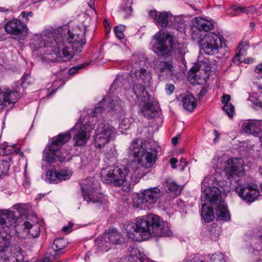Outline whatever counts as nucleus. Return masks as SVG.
Returning a JSON list of instances; mask_svg holds the SVG:
<instances>
[{
	"label": "nucleus",
	"instance_id": "obj_45",
	"mask_svg": "<svg viewBox=\"0 0 262 262\" xmlns=\"http://www.w3.org/2000/svg\"><path fill=\"white\" fill-rule=\"evenodd\" d=\"M90 64V62H84L83 63L79 64L76 66H74L72 68H71L69 70V75H73L75 74L78 70L85 68L87 66H88Z\"/></svg>",
	"mask_w": 262,
	"mask_h": 262
},
{
	"label": "nucleus",
	"instance_id": "obj_18",
	"mask_svg": "<svg viewBox=\"0 0 262 262\" xmlns=\"http://www.w3.org/2000/svg\"><path fill=\"white\" fill-rule=\"evenodd\" d=\"M225 169L228 178L241 177L245 173L243 161L242 159H228L225 163Z\"/></svg>",
	"mask_w": 262,
	"mask_h": 262
},
{
	"label": "nucleus",
	"instance_id": "obj_46",
	"mask_svg": "<svg viewBox=\"0 0 262 262\" xmlns=\"http://www.w3.org/2000/svg\"><path fill=\"white\" fill-rule=\"evenodd\" d=\"M132 118H124L121 120L119 124V128L121 129L126 130L130 127L132 122Z\"/></svg>",
	"mask_w": 262,
	"mask_h": 262
},
{
	"label": "nucleus",
	"instance_id": "obj_38",
	"mask_svg": "<svg viewBox=\"0 0 262 262\" xmlns=\"http://www.w3.org/2000/svg\"><path fill=\"white\" fill-rule=\"evenodd\" d=\"M15 150V148L14 146H5L2 145L1 144L0 146V155L1 156H6L11 153H12L13 151Z\"/></svg>",
	"mask_w": 262,
	"mask_h": 262
},
{
	"label": "nucleus",
	"instance_id": "obj_34",
	"mask_svg": "<svg viewBox=\"0 0 262 262\" xmlns=\"http://www.w3.org/2000/svg\"><path fill=\"white\" fill-rule=\"evenodd\" d=\"M107 238L110 243L117 245L120 243L121 234L117 230L112 229L110 230L107 233Z\"/></svg>",
	"mask_w": 262,
	"mask_h": 262
},
{
	"label": "nucleus",
	"instance_id": "obj_53",
	"mask_svg": "<svg viewBox=\"0 0 262 262\" xmlns=\"http://www.w3.org/2000/svg\"><path fill=\"white\" fill-rule=\"evenodd\" d=\"M243 53L238 52V53L234 56V58L233 59V62L237 65L239 64L242 62V60L241 59V55Z\"/></svg>",
	"mask_w": 262,
	"mask_h": 262
},
{
	"label": "nucleus",
	"instance_id": "obj_14",
	"mask_svg": "<svg viewBox=\"0 0 262 262\" xmlns=\"http://www.w3.org/2000/svg\"><path fill=\"white\" fill-rule=\"evenodd\" d=\"M104 106H106L113 110H115L119 112H123V107L124 103L120 100L118 97L108 95L106 96L99 104V105L95 107L91 112L89 117L90 116L92 117H96L98 114L100 113L103 111Z\"/></svg>",
	"mask_w": 262,
	"mask_h": 262
},
{
	"label": "nucleus",
	"instance_id": "obj_58",
	"mask_svg": "<svg viewBox=\"0 0 262 262\" xmlns=\"http://www.w3.org/2000/svg\"><path fill=\"white\" fill-rule=\"evenodd\" d=\"M208 92V89L206 86H203L201 91L200 92L199 95L200 97H203Z\"/></svg>",
	"mask_w": 262,
	"mask_h": 262
},
{
	"label": "nucleus",
	"instance_id": "obj_15",
	"mask_svg": "<svg viewBox=\"0 0 262 262\" xmlns=\"http://www.w3.org/2000/svg\"><path fill=\"white\" fill-rule=\"evenodd\" d=\"M147 59L144 56L140 61H136L135 67L133 68L130 72V76L139 81H141L145 85H149L152 81L151 72L144 67L142 68L139 66L145 64Z\"/></svg>",
	"mask_w": 262,
	"mask_h": 262
},
{
	"label": "nucleus",
	"instance_id": "obj_11",
	"mask_svg": "<svg viewBox=\"0 0 262 262\" xmlns=\"http://www.w3.org/2000/svg\"><path fill=\"white\" fill-rule=\"evenodd\" d=\"M222 46V37L219 33L214 32L206 34L200 41L201 50L208 55L217 53L221 49Z\"/></svg>",
	"mask_w": 262,
	"mask_h": 262
},
{
	"label": "nucleus",
	"instance_id": "obj_50",
	"mask_svg": "<svg viewBox=\"0 0 262 262\" xmlns=\"http://www.w3.org/2000/svg\"><path fill=\"white\" fill-rule=\"evenodd\" d=\"M84 14L86 16H93L94 15H98L96 11L91 5H89V8L84 12Z\"/></svg>",
	"mask_w": 262,
	"mask_h": 262
},
{
	"label": "nucleus",
	"instance_id": "obj_59",
	"mask_svg": "<svg viewBox=\"0 0 262 262\" xmlns=\"http://www.w3.org/2000/svg\"><path fill=\"white\" fill-rule=\"evenodd\" d=\"M178 160L176 158H173L170 160V163L172 168L175 169L177 168V163Z\"/></svg>",
	"mask_w": 262,
	"mask_h": 262
},
{
	"label": "nucleus",
	"instance_id": "obj_20",
	"mask_svg": "<svg viewBox=\"0 0 262 262\" xmlns=\"http://www.w3.org/2000/svg\"><path fill=\"white\" fill-rule=\"evenodd\" d=\"M24 229L21 234L16 232V235L19 238H25L28 236L29 238H36L40 234V228L38 224L32 225L28 222L24 223Z\"/></svg>",
	"mask_w": 262,
	"mask_h": 262
},
{
	"label": "nucleus",
	"instance_id": "obj_64",
	"mask_svg": "<svg viewBox=\"0 0 262 262\" xmlns=\"http://www.w3.org/2000/svg\"><path fill=\"white\" fill-rule=\"evenodd\" d=\"M171 141H172V143L174 145H177L178 142V137H175L172 138V140H171Z\"/></svg>",
	"mask_w": 262,
	"mask_h": 262
},
{
	"label": "nucleus",
	"instance_id": "obj_26",
	"mask_svg": "<svg viewBox=\"0 0 262 262\" xmlns=\"http://www.w3.org/2000/svg\"><path fill=\"white\" fill-rule=\"evenodd\" d=\"M133 91L138 100L141 102H147L150 99V96L145 88L141 84H135L133 86Z\"/></svg>",
	"mask_w": 262,
	"mask_h": 262
},
{
	"label": "nucleus",
	"instance_id": "obj_24",
	"mask_svg": "<svg viewBox=\"0 0 262 262\" xmlns=\"http://www.w3.org/2000/svg\"><path fill=\"white\" fill-rule=\"evenodd\" d=\"M250 246L253 254L257 257V260H262V232H259L257 236L252 239Z\"/></svg>",
	"mask_w": 262,
	"mask_h": 262
},
{
	"label": "nucleus",
	"instance_id": "obj_39",
	"mask_svg": "<svg viewBox=\"0 0 262 262\" xmlns=\"http://www.w3.org/2000/svg\"><path fill=\"white\" fill-rule=\"evenodd\" d=\"M149 16H174L170 12L163 11L161 12H158L156 10L149 11ZM174 16H182L181 15H174Z\"/></svg>",
	"mask_w": 262,
	"mask_h": 262
},
{
	"label": "nucleus",
	"instance_id": "obj_63",
	"mask_svg": "<svg viewBox=\"0 0 262 262\" xmlns=\"http://www.w3.org/2000/svg\"><path fill=\"white\" fill-rule=\"evenodd\" d=\"M104 26L106 30H110L111 29V27L106 19L104 20Z\"/></svg>",
	"mask_w": 262,
	"mask_h": 262
},
{
	"label": "nucleus",
	"instance_id": "obj_55",
	"mask_svg": "<svg viewBox=\"0 0 262 262\" xmlns=\"http://www.w3.org/2000/svg\"><path fill=\"white\" fill-rule=\"evenodd\" d=\"M187 165V162L185 159L182 158L180 160L179 166L181 167V171L184 170L185 167Z\"/></svg>",
	"mask_w": 262,
	"mask_h": 262
},
{
	"label": "nucleus",
	"instance_id": "obj_61",
	"mask_svg": "<svg viewBox=\"0 0 262 262\" xmlns=\"http://www.w3.org/2000/svg\"><path fill=\"white\" fill-rule=\"evenodd\" d=\"M213 133H214V134L215 135V138H214V139L213 140V141H214V142H216L220 139V134L217 132V130H216V129L214 130Z\"/></svg>",
	"mask_w": 262,
	"mask_h": 262
},
{
	"label": "nucleus",
	"instance_id": "obj_30",
	"mask_svg": "<svg viewBox=\"0 0 262 262\" xmlns=\"http://www.w3.org/2000/svg\"><path fill=\"white\" fill-rule=\"evenodd\" d=\"M230 96L228 94H224L222 96V102L224 104L223 110L229 117L231 118L234 113V107L229 102Z\"/></svg>",
	"mask_w": 262,
	"mask_h": 262
},
{
	"label": "nucleus",
	"instance_id": "obj_57",
	"mask_svg": "<svg viewBox=\"0 0 262 262\" xmlns=\"http://www.w3.org/2000/svg\"><path fill=\"white\" fill-rule=\"evenodd\" d=\"M73 227V225L71 223H69L68 225L64 226L62 228V230L64 232L69 233L71 231V229Z\"/></svg>",
	"mask_w": 262,
	"mask_h": 262
},
{
	"label": "nucleus",
	"instance_id": "obj_27",
	"mask_svg": "<svg viewBox=\"0 0 262 262\" xmlns=\"http://www.w3.org/2000/svg\"><path fill=\"white\" fill-rule=\"evenodd\" d=\"M196 27L199 30L209 31L214 29V25L210 20L205 17H194Z\"/></svg>",
	"mask_w": 262,
	"mask_h": 262
},
{
	"label": "nucleus",
	"instance_id": "obj_49",
	"mask_svg": "<svg viewBox=\"0 0 262 262\" xmlns=\"http://www.w3.org/2000/svg\"><path fill=\"white\" fill-rule=\"evenodd\" d=\"M249 48V44L247 41L242 42L238 46V52L243 54L245 53Z\"/></svg>",
	"mask_w": 262,
	"mask_h": 262
},
{
	"label": "nucleus",
	"instance_id": "obj_56",
	"mask_svg": "<svg viewBox=\"0 0 262 262\" xmlns=\"http://www.w3.org/2000/svg\"><path fill=\"white\" fill-rule=\"evenodd\" d=\"M5 30L4 28L0 27V40H4L6 38V35L5 33Z\"/></svg>",
	"mask_w": 262,
	"mask_h": 262
},
{
	"label": "nucleus",
	"instance_id": "obj_31",
	"mask_svg": "<svg viewBox=\"0 0 262 262\" xmlns=\"http://www.w3.org/2000/svg\"><path fill=\"white\" fill-rule=\"evenodd\" d=\"M184 108L187 111L192 112L196 107V99L192 95H187L182 99Z\"/></svg>",
	"mask_w": 262,
	"mask_h": 262
},
{
	"label": "nucleus",
	"instance_id": "obj_35",
	"mask_svg": "<svg viewBox=\"0 0 262 262\" xmlns=\"http://www.w3.org/2000/svg\"><path fill=\"white\" fill-rule=\"evenodd\" d=\"M166 186L168 190L177 194L180 193L182 190L181 187L178 185L176 183L171 180H168L166 181Z\"/></svg>",
	"mask_w": 262,
	"mask_h": 262
},
{
	"label": "nucleus",
	"instance_id": "obj_3",
	"mask_svg": "<svg viewBox=\"0 0 262 262\" xmlns=\"http://www.w3.org/2000/svg\"><path fill=\"white\" fill-rule=\"evenodd\" d=\"M17 217L14 212L8 210H0V254L4 262H11L13 256L17 261L23 259V255L19 247H15L12 249L11 246V236L9 227L14 224Z\"/></svg>",
	"mask_w": 262,
	"mask_h": 262
},
{
	"label": "nucleus",
	"instance_id": "obj_23",
	"mask_svg": "<svg viewBox=\"0 0 262 262\" xmlns=\"http://www.w3.org/2000/svg\"><path fill=\"white\" fill-rule=\"evenodd\" d=\"M19 94L17 91L5 89L0 92V101L5 104L14 103L17 101Z\"/></svg>",
	"mask_w": 262,
	"mask_h": 262
},
{
	"label": "nucleus",
	"instance_id": "obj_36",
	"mask_svg": "<svg viewBox=\"0 0 262 262\" xmlns=\"http://www.w3.org/2000/svg\"><path fill=\"white\" fill-rule=\"evenodd\" d=\"M120 11L124 12L125 15H132V8L130 7V3L128 0H123L120 6Z\"/></svg>",
	"mask_w": 262,
	"mask_h": 262
},
{
	"label": "nucleus",
	"instance_id": "obj_42",
	"mask_svg": "<svg viewBox=\"0 0 262 262\" xmlns=\"http://www.w3.org/2000/svg\"><path fill=\"white\" fill-rule=\"evenodd\" d=\"M125 27L123 25H118L114 27V31L116 37L121 39L124 38V35L123 31L125 30Z\"/></svg>",
	"mask_w": 262,
	"mask_h": 262
},
{
	"label": "nucleus",
	"instance_id": "obj_52",
	"mask_svg": "<svg viewBox=\"0 0 262 262\" xmlns=\"http://www.w3.org/2000/svg\"><path fill=\"white\" fill-rule=\"evenodd\" d=\"M174 90V86L171 83L166 84L165 85V91L168 95L171 94Z\"/></svg>",
	"mask_w": 262,
	"mask_h": 262
},
{
	"label": "nucleus",
	"instance_id": "obj_32",
	"mask_svg": "<svg viewBox=\"0 0 262 262\" xmlns=\"http://www.w3.org/2000/svg\"><path fill=\"white\" fill-rule=\"evenodd\" d=\"M232 9L237 12L236 15H252L256 14V10L253 6L249 7H242L238 5H234L232 7Z\"/></svg>",
	"mask_w": 262,
	"mask_h": 262
},
{
	"label": "nucleus",
	"instance_id": "obj_47",
	"mask_svg": "<svg viewBox=\"0 0 262 262\" xmlns=\"http://www.w3.org/2000/svg\"><path fill=\"white\" fill-rule=\"evenodd\" d=\"M31 79V78L29 74L24 76L21 82V85L23 89H26L28 85H30L32 82Z\"/></svg>",
	"mask_w": 262,
	"mask_h": 262
},
{
	"label": "nucleus",
	"instance_id": "obj_21",
	"mask_svg": "<svg viewBox=\"0 0 262 262\" xmlns=\"http://www.w3.org/2000/svg\"><path fill=\"white\" fill-rule=\"evenodd\" d=\"M242 129L245 133L256 136L262 131V120H247L243 123Z\"/></svg>",
	"mask_w": 262,
	"mask_h": 262
},
{
	"label": "nucleus",
	"instance_id": "obj_2",
	"mask_svg": "<svg viewBox=\"0 0 262 262\" xmlns=\"http://www.w3.org/2000/svg\"><path fill=\"white\" fill-rule=\"evenodd\" d=\"M30 46L40 56L41 60L49 63L70 60L73 54L69 48L61 42V37L50 30L41 34H35L30 39Z\"/></svg>",
	"mask_w": 262,
	"mask_h": 262
},
{
	"label": "nucleus",
	"instance_id": "obj_25",
	"mask_svg": "<svg viewBox=\"0 0 262 262\" xmlns=\"http://www.w3.org/2000/svg\"><path fill=\"white\" fill-rule=\"evenodd\" d=\"M216 205V215L217 220L224 222L229 221L230 220V214L224 200L220 202Z\"/></svg>",
	"mask_w": 262,
	"mask_h": 262
},
{
	"label": "nucleus",
	"instance_id": "obj_28",
	"mask_svg": "<svg viewBox=\"0 0 262 262\" xmlns=\"http://www.w3.org/2000/svg\"><path fill=\"white\" fill-rule=\"evenodd\" d=\"M144 104L141 109V114L148 119L154 118L156 114V110L151 104L150 99L147 102H143Z\"/></svg>",
	"mask_w": 262,
	"mask_h": 262
},
{
	"label": "nucleus",
	"instance_id": "obj_5",
	"mask_svg": "<svg viewBox=\"0 0 262 262\" xmlns=\"http://www.w3.org/2000/svg\"><path fill=\"white\" fill-rule=\"evenodd\" d=\"M151 46L154 52L165 58H177L185 53L183 44L174 43L173 37L161 30L152 37Z\"/></svg>",
	"mask_w": 262,
	"mask_h": 262
},
{
	"label": "nucleus",
	"instance_id": "obj_10",
	"mask_svg": "<svg viewBox=\"0 0 262 262\" xmlns=\"http://www.w3.org/2000/svg\"><path fill=\"white\" fill-rule=\"evenodd\" d=\"M214 178L206 177L202 182V189L205 196L202 202L211 206L216 205L223 201L221 195V190L218 187L216 182L213 183Z\"/></svg>",
	"mask_w": 262,
	"mask_h": 262
},
{
	"label": "nucleus",
	"instance_id": "obj_16",
	"mask_svg": "<svg viewBox=\"0 0 262 262\" xmlns=\"http://www.w3.org/2000/svg\"><path fill=\"white\" fill-rule=\"evenodd\" d=\"M234 189L243 200L249 203L255 201L259 195V190L254 185L237 184Z\"/></svg>",
	"mask_w": 262,
	"mask_h": 262
},
{
	"label": "nucleus",
	"instance_id": "obj_40",
	"mask_svg": "<svg viewBox=\"0 0 262 262\" xmlns=\"http://www.w3.org/2000/svg\"><path fill=\"white\" fill-rule=\"evenodd\" d=\"M133 252L135 253V256L141 262H154L150 259L147 258L144 253L141 252L139 249H135L133 250Z\"/></svg>",
	"mask_w": 262,
	"mask_h": 262
},
{
	"label": "nucleus",
	"instance_id": "obj_37",
	"mask_svg": "<svg viewBox=\"0 0 262 262\" xmlns=\"http://www.w3.org/2000/svg\"><path fill=\"white\" fill-rule=\"evenodd\" d=\"M56 170H49L46 173V179L50 183H57L58 182Z\"/></svg>",
	"mask_w": 262,
	"mask_h": 262
},
{
	"label": "nucleus",
	"instance_id": "obj_43",
	"mask_svg": "<svg viewBox=\"0 0 262 262\" xmlns=\"http://www.w3.org/2000/svg\"><path fill=\"white\" fill-rule=\"evenodd\" d=\"M169 17H155V21L158 26L161 27H166L168 26H171L172 24H169Z\"/></svg>",
	"mask_w": 262,
	"mask_h": 262
},
{
	"label": "nucleus",
	"instance_id": "obj_54",
	"mask_svg": "<svg viewBox=\"0 0 262 262\" xmlns=\"http://www.w3.org/2000/svg\"><path fill=\"white\" fill-rule=\"evenodd\" d=\"M0 12H3L4 15H8L13 12V10L11 9H6L4 7H0Z\"/></svg>",
	"mask_w": 262,
	"mask_h": 262
},
{
	"label": "nucleus",
	"instance_id": "obj_51",
	"mask_svg": "<svg viewBox=\"0 0 262 262\" xmlns=\"http://www.w3.org/2000/svg\"><path fill=\"white\" fill-rule=\"evenodd\" d=\"M186 262H204L201 259L199 255H194L193 256H190Z\"/></svg>",
	"mask_w": 262,
	"mask_h": 262
},
{
	"label": "nucleus",
	"instance_id": "obj_8",
	"mask_svg": "<svg viewBox=\"0 0 262 262\" xmlns=\"http://www.w3.org/2000/svg\"><path fill=\"white\" fill-rule=\"evenodd\" d=\"M84 200L88 204H102L105 201L102 194L98 192L99 183L93 177L82 180L80 183Z\"/></svg>",
	"mask_w": 262,
	"mask_h": 262
},
{
	"label": "nucleus",
	"instance_id": "obj_29",
	"mask_svg": "<svg viewBox=\"0 0 262 262\" xmlns=\"http://www.w3.org/2000/svg\"><path fill=\"white\" fill-rule=\"evenodd\" d=\"M123 228L126 231L127 236L133 241H141L138 236H136V222L128 221L123 225Z\"/></svg>",
	"mask_w": 262,
	"mask_h": 262
},
{
	"label": "nucleus",
	"instance_id": "obj_7",
	"mask_svg": "<svg viewBox=\"0 0 262 262\" xmlns=\"http://www.w3.org/2000/svg\"><path fill=\"white\" fill-rule=\"evenodd\" d=\"M86 27L85 26H77L72 31L68 30L64 36L58 35L61 37V42L68 46L73 54L72 57L77 53L82 51L83 46L86 43L85 34Z\"/></svg>",
	"mask_w": 262,
	"mask_h": 262
},
{
	"label": "nucleus",
	"instance_id": "obj_17",
	"mask_svg": "<svg viewBox=\"0 0 262 262\" xmlns=\"http://www.w3.org/2000/svg\"><path fill=\"white\" fill-rule=\"evenodd\" d=\"M68 243L64 238H57L54 241L52 245V252L47 253L41 260L36 262H53L58 256L64 253L63 249L68 246Z\"/></svg>",
	"mask_w": 262,
	"mask_h": 262
},
{
	"label": "nucleus",
	"instance_id": "obj_4",
	"mask_svg": "<svg viewBox=\"0 0 262 262\" xmlns=\"http://www.w3.org/2000/svg\"><path fill=\"white\" fill-rule=\"evenodd\" d=\"M136 224V236H139L141 241L148 239L151 235L170 236L172 234L168 224L156 215L137 218Z\"/></svg>",
	"mask_w": 262,
	"mask_h": 262
},
{
	"label": "nucleus",
	"instance_id": "obj_19",
	"mask_svg": "<svg viewBox=\"0 0 262 262\" xmlns=\"http://www.w3.org/2000/svg\"><path fill=\"white\" fill-rule=\"evenodd\" d=\"M4 29L6 32L8 34L14 35L21 34L25 37H26L29 32L27 25L14 17L5 25Z\"/></svg>",
	"mask_w": 262,
	"mask_h": 262
},
{
	"label": "nucleus",
	"instance_id": "obj_33",
	"mask_svg": "<svg viewBox=\"0 0 262 262\" xmlns=\"http://www.w3.org/2000/svg\"><path fill=\"white\" fill-rule=\"evenodd\" d=\"M206 203H202L201 216L206 222H210L214 219L213 209Z\"/></svg>",
	"mask_w": 262,
	"mask_h": 262
},
{
	"label": "nucleus",
	"instance_id": "obj_44",
	"mask_svg": "<svg viewBox=\"0 0 262 262\" xmlns=\"http://www.w3.org/2000/svg\"><path fill=\"white\" fill-rule=\"evenodd\" d=\"M9 169V162L4 160H0V177L6 173Z\"/></svg>",
	"mask_w": 262,
	"mask_h": 262
},
{
	"label": "nucleus",
	"instance_id": "obj_22",
	"mask_svg": "<svg viewBox=\"0 0 262 262\" xmlns=\"http://www.w3.org/2000/svg\"><path fill=\"white\" fill-rule=\"evenodd\" d=\"M154 69L156 71L159 73H166V75L171 76L174 71V67L172 62L168 61H162L159 59L154 60Z\"/></svg>",
	"mask_w": 262,
	"mask_h": 262
},
{
	"label": "nucleus",
	"instance_id": "obj_9",
	"mask_svg": "<svg viewBox=\"0 0 262 262\" xmlns=\"http://www.w3.org/2000/svg\"><path fill=\"white\" fill-rule=\"evenodd\" d=\"M163 192L157 187H150L136 195L133 206L137 208L146 210L150 208L162 196Z\"/></svg>",
	"mask_w": 262,
	"mask_h": 262
},
{
	"label": "nucleus",
	"instance_id": "obj_41",
	"mask_svg": "<svg viewBox=\"0 0 262 262\" xmlns=\"http://www.w3.org/2000/svg\"><path fill=\"white\" fill-rule=\"evenodd\" d=\"M58 182L66 180L70 178L71 173L66 170L61 169L59 171H57Z\"/></svg>",
	"mask_w": 262,
	"mask_h": 262
},
{
	"label": "nucleus",
	"instance_id": "obj_1",
	"mask_svg": "<svg viewBox=\"0 0 262 262\" xmlns=\"http://www.w3.org/2000/svg\"><path fill=\"white\" fill-rule=\"evenodd\" d=\"M128 154L135 159L126 166L120 165L102 169L101 177L104 183L115 186L123 185L126 184L127 174L134 183L139 182L155 164L158 152L154 148L146 147L142 140L136 139L131 142Z\"/></svg>",
	"mask_w": 262,
	"mask_h": 262
},
{
	"label": "nucleus",
	"instance_id": "obj_60",
	"mask_svg": "<svg viewBox=\"0 0 262 262\" xmlns=\"http://www.w3.org/2000/svg\"><path fill=\"white\" fill-rule=\"evenodd\" d=\"M255 72L257 73L262 74V63L256 66L255 68Z\"/></svg>",
	"mask_w": 262,
	"mask_h": 262
},
{
	"label": "nucleus",
	"instance_id": "obj_6",
	"mask_svg": "<svg viewBox=\"0 0 262 262\" xmlns=\"http://www.w3.org/2000/svg\"><path fill=\"white\" fill-rule=\"evenodd\" d=\"M71 139L69 132L59 134L58 136L51 139V143L48 149L44 150L42 161L50 166L55 161L62 163L65 161L67 155V152L63 153L60 149L61 147Z\"/></svg>",
	"mask_w": 262,
	"mask_h": 262
},
{
	"label": "nucleus",
	"instance_id": "obj_48",
	"mask_svg": "<svg viewBox=\"0 0 262 262\" xmlns=\"http://www.w3.org/2000/svg\"><path fill=\"white\" fill-rule=\"evenodd\" d=\"M215 259L220 260V262H226L224 255L223 254V253L220 252L212 254L211 256V260L214 261Z\"/></svg>",
	"mask_w": 262,
	"mask_h": 262
},
{
	"label": "nucleus",
	"instance_id": "obj_13",
	"mask_svg": "<svg viewBox=\"0 0 262 262\" xmlns=\"http://www.w3.org/2000/svg\"><path fill=\"white\" fill-rule=\"evenodd\" d=\"M92 129L89 123L86 122L85 124L83 123L80 117L75 125L70 130L71 134H74V145L80 146L85 145L91 136V131Z\"/></svg>",
	"mask_w": 262,
	"mask_h": 262
},
{
	"label": "nucleus",
	"instance_id": "obj_12",
	"mask_svg": "<svg viewBox=\"0 0 262 262\" xmlns=\"http://www.w3.org/2000/svg\"><path fill=\"white\" fill-rule=\"evenodd\" d=\"M115 135V129L112 125L101 123L98 124L95 130L94 145L97 148L101 149L107 143L114 140Z\"/></svg>",
	"mask_w": 262,
	"mask_h": 262
},
{
	"label": "nucleus",
	"instance_id": "obj_62",
	"mask_svg": "<svg viewBox=\"0 0 262 262\" xmlns=\"http://www.w3.org/2000/svg\"><path fill=\"white\" fill-rule=\"evenodd\" d=\"M117 83V81L116 80H114L113 84L111 85V86L110 88V93L111 92H112L113 93L114 92V90H116V84Z\"/></svg>",
	"mask_w": 262,
	"mask_h": 262
}]
</instances>
